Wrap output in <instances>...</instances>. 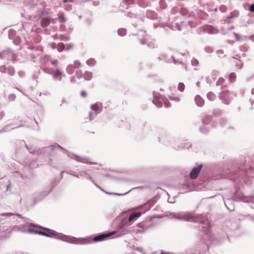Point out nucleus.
Returning a JSON list of instances; mask_svg holds the SVG:
<instances>
[{"instance_id":"1","label":"nucleus","mask_w":254,"mask_h":254,"mask_svg":"<svg viewBox=\"0 0 254 254\" xmlns=\"http://www.w3.org/2000/svg\"><path fill=\"white\" fill-rule=\"evenodd\" d=\"M39 228L47 231V232H48L50 236L51 235H57L58 237L61 238L63 241L68 242L70 243L76 245H84L88 244L89 243V241L86 239L76 238L73 237H70L63 234H58L55 231L48 228H46L42 227H39Z\"/></svg>"},{"instance_id":"2","label":"nucleus","mask_w":254,"mask_h":254,"mask_svg":"<svg viewBox=\"0 0 254 254\" xmlns=\"http://www.w3.org/2000/svg\"><path fill=\"white\" fill-rule=\"evenodd\" d=\"M141 215L140 212H134L131 214L128 219H123L121 223L118 226V229L123 234H127L129 232L127 227L131 225V222L133 221L135 219L139 217Z\"/></svg>"},{"instance_id":"3","label":"nucleus","mask_w":254,"mask_h":254,"mask_svg":"<svg viewBox=\"0 0 254 254\" xmlns=\"http://www.w3.org/2000/svg\"><path fill=\"white\" fill-rule=\"evenodd\" d=\"M153 103L156 105L157 107L160 108L162 107L163 103L165 104L166 107H169L170 106V103L168 100L157 92H154L153 93Z\"/></svg>"},{"instance_id":"4","label":"nucleus","mask_w":254,"mask_h":254,"mask_svg":"<svg viewBox=\"0 0 254 254\" xmlns=\"http://www.w3.org/2000/svg\"><path fill=\"white\" fill-rule=\"evenodd\" d=\"M29 49L32 50L29 53V58L34 62H36V59L38 57H40L43 51V47L40 45L34 46L31 45L29 46Z\"/></svg>"},{"instance_id":"5","label":"nucleus","mask_w":254,"mask_h":254,"mask_svg":"<svg viewBox=\"0 0 254 254\" xmlns=\"http://www.w3.org/2000/svg\"><path fill=\"white\" fill-rule=\"evenodd\" d=\"M188 221L206 224V227H209V222L207 217L202 214L191 215L189 213Z\"/></svg>"},{"instance_id":"6","label":"nucleus","mask_w":254,"mask_h":254,"mask_svg":"<svg viewBox=\"0 0 254 254\" xmlns=\"http://www.w3.org/2000/svg\"><path fill=\"white\" fill-rule=\"evenodd\" d=\"M219 97L223 103L228 104L231 102L233 96L232 93L229 91H224L220 93Z\"/></svg>"},{"instance_id":"7","label":"nucleus","mask_w":254,"mask_h":254,"mask_svg":"<svg viewBox=\"0 0 254 254\" xmlns=\"http://www.w3.org/2000/svg\"><path fill=\"white\" fill-rule=\"evenodd\" d=\"M170 215L174 218L177 219H183L188 221V218H189V213H186L185 212L180 213H172Z\"/></svg>"},{"instance_id":"8","label":"nucleus","mask_w":254,"mask_h":254,"mask_svg":"<svg viewBox=\"0 0 254 254\" xmlns=\"http://www.w3.org/2000/svg\"><path fill=\"white\" fill-rule=\"evenodd\" d=\"M201 168H202L201 165H198V166L193 168L191 170L190 173V177L191 179H196L197 177Z\"/></svg>"},{"instance_id":"9","label":"nucleus","mask_w":254,"mask_h":254,"mask_svg":"<svg viewBox=\"0 0 254 254\" xmlns=\"http://www.w3.org/2000/svg\"><path fill=\"white\" fill-rule=\"evenodd\" d=\"M140 42L142 45L146 44L147 46L150 48H155L157 46V45L155 43L154 41L149 40L146 38L141 40Z\"/></svg>"},{"instance_id":"10","label":"nucleus","mask_w":254,"mask_h":254,"mask_svg":"<svg viewBox=\"0 0 254 254\" xmlns=\"http://www.w3.org/2000/svg\"><path fill=\"white\" fill-rule=\"evenodd\" d=\"M52 75L54 78L59 81H61L62 77L65 76V75L59 68H56V70H54Z\"/></svg>"},{"instance_id":"11","label":"nucleus","mask_w":254,"mask_h":254,"mask_svg":"<svg viewBox=\"0 0 254 254\" xmlns=\"http://www.w3.org/2000/svg\"><path fill=\"white\" fill-rule=\"evenodd\" d=\"M115 234V232H112L107 234H101L100 235L96 236L94 238L93 241L95 242H98L103 240L105 238H107L109 236H112Z\"/></svg>"},{"instance_id":"12","label":"nucleus","mask_w":254,"mask_h":254,"mask_svg":"<svg viewBox=\"0 0 254 254\" xmlns=\"http://www.w3.org/2000/svg\"><path fill=\"white\" fill-rule=\"evenodd\" d=\"M73 156L75 157L76 159V160L77 162H82L84 163H90V162L89 161V159L86 157H83L78 155H76L74 154L71 153L70 154V156Z\"/></svg>"},{"instance_id":"13","label":"nucleus","mask_w":254,"mask_h":254,"mask_svg":"<svg viewBox=\"0 0 254 254\" xmlns=\"http://www.w3.org/2000/svg\"><path fill=\"white\" fill-rule=\"evenodd\" d=\"M12 53L10 51L9 49H7L5 51H3L0 52V59H4L9 58L11 56Z\"/></svg>"},{"instance_id":"14","label":"nucleus","mask_w":254,"mask_h":254,"mask_svg":"<svg viewBox=\"0 0 254 254\" xmlns=\"http://www.w3.org/2000/svg\"><path fill=\"white\" fill-rule=\"evenodd\" d=\"M194 101L196 105L199 107H202L204 104V100L199 95L195 97Z\"/></svg>"},{"instance_id":"15","label":"nucleus","mask_w":254,"mask_h":254,"mask_svg":"<svg viewBox=\"0 0 254 254\" xmlns=\"http://www.w3.org/2000/svg\"><path fill=\"white\" fill-rule=\"evenodd\" d=\"M91 109L94 111L100 112L102 110V103H96L91 106Z\"/></svg>"},{"instance_id":"16","label":"nucleus","mask_w":254,"mask_h":254,"mask_svg":"<svg viewBox=\"0 0 254 254\" xmlns=\"http://www.w3.org/2000/svg\"><path fill=\"white\" fill-rule=\"evenodd\" d=\"M205 30L207 32L212 34H215L218 33V30L211 26H207Z\"/></svg>"},{"instance_id":"17","label":"nucleus","mask_w":254,"mask_h":254,"mask_svg":"<svg viewBox=\"0 0 254 254\" xmlns=\"http://www.w3.org/2000/svg\"><path fill=\"white\" fill-rule=\"evenodd\" d=\"M50 17L44 18L41 20V25L44 28L47 27L50 24Z\"/></svg>"},{"instance_id":"18","label":"nucleus","mask_w":254,"mask_h":254,"mask_svg":"<svg viewBox=\"0 0 254 254\" xmlns=\"http://www.w3.org/2000/svg\"><path fill=\"white\" fill-rule=\"evenodd\" d=\"M40 63L41 64H45L50 60L51 57L49 55H45L42 56V55H41L40 57Z\"/></svg>"},{"instance_id":"19","label":"nucleus","mask_w":254,"mask_h":254,"mask_svg":"<svg viewBox=\"0 0 254 254\" xmlns=\"http://www.w3.org/2000/svg\"><path fill=\"white\" fill-rule=\"evenodd\" d=\"M79 177H81V176H83L84 177V178L87 179H89L90 180H91V181L94 183V181L93 180V179H92V178L88 174V173L87 172V171H81L80 172H79Z\"/></svg>"},{"instance_id":"20","label":"nucleus","mask_w":254,"mask_h":254,"mask_svg":"<svg viewBox=\"0 0 254 254\" xmlns=\"http://www.w3.org/2000/svg\"><path fill=\"white\" fill-rule=\"evenodd\" d=\"M239 12L238 10H234L230 13V14L227 16L228 19H233L238 17Z\"/></svg>"},{"instance_id":"21","label":"nucleus","mask_w":254,"mask_h":254,"mask_svg":"<svg viewBox=\"0 0 254 254\" xmlns=\"http://www.w3.org/2000/svg\"><path fill=\"white\" fill-rule=\"evenodd\" d=\"M212 117L209 115L205 116L202 120V123L204 125H208L211 121Z\"/></svg>"},{"instance_id":"22","label":"nucleus","mask_w":254,"mask_h":254,"mask_svg":"<svg viewBox=\"0 0 254 254\" xmlns=\"http://www.w3.org/2000/svg\"><path fill=\"white\" fill-rule=\"evenodd\" d=\"M93 74L91 72L86 71L84 74V78L87 80H90L92 79Z\"/></svg>"},{"instance_id":"23","label":"nucleus","mask_w":254,"mask_h":254,"mask_svg":"<svg viewBox=\"0 0 254 254\" xmlns=\"http://www.w3.org/2000/svg\"><path fill=\"white\" fill-rule=\"evenodd\" d=\"M207 98L210 101H214L216 98V96L212 92H209L207 94Z\"/></svg>"},{"instance_id":"24","label":"nucleus","mask_w":254,"mask_h":254,"mask_svg":"<svg viewBox=\"0 0 254 254\" xmlns=\"http://www.w3.org/2000/svg\"><path fill=\"white\" fill-rule=\"evenodd\" d=\"M66 71L69 74H71L74 72L73 66L71 64H69L66 68Z\"/></svg>"},{"instance_id":"25","label":"nucleus","mask_w":254,"mask_h":254,"mask_svg":"<svg viewBox=\"0 0 254 254\" xmlns=\"http://www.w3.org/2000/svg\"><path fill=\"white\" fill-rule=\"evenodd\" d=\"M86 64L89 66H94L96 64V61L94 59H90L86 61Z\"/></svg>"},{"instance_id":"26","label":"nucleus","mask_w":254,"mask_h":254,"mask_svg":"<svg viewBox=\"0 0 254 254\" xmlns=\"http://www.w3.org/2000/svg\"><path fill=\"white\" fill-rule=\"evenodd\" d=\"M59 21L60 23H63L66 21V18L64 17L63 13H61L58 17Z\"/></svg>"},{"instance_id":"27","label":"nucleus","mask_w":254,"mask_h":254,"mask_svg":"<svg viewBox=\"0 0 254 254\" xmlns=\"http://www.w3.org/2000/svg\"><path fill=\"white\" fill-rule=\"evenodd\" d=\"M118 33L119 35L124 36L127 34L126 29L124 28H120L118 30Z\"/></svg>"},{"instance_id":"28","label":"nucleus","mask_w":254,"mask_h":254,"mask_svg":"<svg viewBox=\"0 0 254 254\" xmlns=\"http://www.w3.org/2000/svg\"><path fill=\"white\" fill-rule=\"evenodd\" d=\"M21 231L25 232V233H29V234H37L38 233V231L35 230L33 229H29L28 230H21Z\"/></svg>"},{"instance_id":"29","label":"nucleus","mask_w":254,"mask_h":254,"mask_svg":"<svg viewBox=\"0 0 254 254\" xmlns=\"http://www.w3.org/2000/svg\"><path fill=\"white\" fill-rule=\"evenodd\" d=\"M58 50L59 52H61L65 49V45L62 43L58 44Z\"/></svg>"},{"instance_id":"30","label":"nucleus","mask_w":254,"mask_h":254,"mask_svg":"<svg viewBox=\"0 0 254 254\" xmlns=\"http://www.w3.org/2000/svg\"><path fill=\"white\" fill-rule=\"evenodd\" d=\"M8 72V73L10 75H13L14 74V73H15V71H14V69L13 67H11V66H9L7 68V70H6Z\"/></svg>"},{"instance_id":"31","label":"nucleus","mask_w":254,"mask_h":254,"mask_svg":"<svg viewBox=\"0 0 254 254\" xmlns=\"http://www.w3.org/2000/svg\"><path fill=\"white\" fill-rule=\"evenodd\" d=\"M234 62L235 63V65L238 66L239 68H241L243 65V62L240 60L237 61L236 60V61H234Z\"/></svg>"},{"instance_id":"32","label":"nucleus","mask_w":254,"mask_h":254,"mask_svg":"<svg viewBox=\"0 0 254 254\" xmlns=\"http://www.w3.org/2000/svg\"><path fill=\"white\" fill-rule=\"evenodd\" d=\"M43 71L44 72H45L46 73L52 75L53 72L54 70H53V69H52L50 68H46V67H45V68H44L43 69Z\"/></svg>"},{"instance_id":"33","label":"nucleus","mask_w":254,"mask_h":254,"mask_svg":"<svg viewBox=\"0 0 254 254\" xmlns=\"http://www.w3.org/2000/svg\"><path fill=\"white\" fill-rule=\"evenodd\" d=\"M26 147L28 150L29 152L31 153H32V154L38 153L35 150V149L32 147H30V146H28L27 145H26Z\"/></svg>"},{"instance_id":"34","label":"nucleus","mask_w":254,"mask_h":254,"mask_svg":"<svg viewBox=\"0 0 254 254\" xmlns=\"http://www.w3.org/2000/svg\"><path fill=\"white\" fill-rule=\"evenodd\" d=\"M27 226H31L33 227H38L37 225L34 224L32 223H27L20 226L21 227H25Z\"/></svg>"},{"instance_id":"35","label":"nucleus","mask_w":254,"mask_h":254,"mask_svg":"<svg viewBox=\"0 0 254 254\" xmlns=\"http://www.w3.org/2000/svg\"><path fill=\"white\" fill-rule=\"evenodd\" d=\"M160 7L162 8H165L167 6V4L164 0H160L159 2Z\"/></svg>"},{"instance_id":"36","label":"nucleus","mask_w":254,"mask_h":254,"mask_svg":"<svg viewBox=\"0 0 254 254\" xmlns=\"http://www.w3.org/2000/svg\"><path fill=\"white\" fill-rule=\"evenodd\" d=\"M185 89V85L183 83H179L178 84V90L183 92Z\"/></svg>"},{"instance_id":"37","label":"nucleus","mask_w":254,"mask_h":254,"mask_svg":"<svg viewBox=\"0 0 254 254\" xmlns=\"http://www.w3.org/2000/svg\"><path fill=\"white\" fill-rule=\"evenodd\" d=\"M144 0H139L138 4L142 7H145L148 5L147 2H144Z\"/></svg>"},{"instance_id":"38","label":"nucleus","mask_w":254,"mask_h":254,"mask_svg":"<svg viewBox=\"0 0 254 254\" xmlns=\"http://www.w3.org/2000/svg\"><path fill=\"white\" fill-rule=\"evenodd\" d=\"M224 82V79L222 78H220L216 82V86L222 85Z\"/></svg>"},{"instance_id":"39","label":"nucleus","mask_w":254,"mask_h":254,"mask_svg":"<svg viewBox=\"0 0 254 254\" xmlns=\"http://www.w3.org/2000/svg\"><path fill=\"white\" fill-rule=\"evenodd\" d=\"M81 66L80 63L78 61H75L74 62L73 67L78 68Z\"/></svg>"},{"instance_id":"40","label":"nucleus","mask_w":254,"mask_h":254,"mask_svg":"<svg viewBox=\"0 0 254 254\" xmlns=\"http://www.w3.org/2000/svg\"><path fill=\"white\" fill-rule=\"evenodd\" d=\"M204 51L207 53H211L213 52V49L211 47L207 46L205 47Z\"/></svg>"},{"instance_id":"41","label":"nucleus","mask_w":254,"mask_h":254,"mask_svg":"<svg viewBox=\"0 0 254 254\" xmlns=\"http://www.w3.org/2000/svg\"><path fill=\"white\" fill-rule=\"evenodd\" d=\"M54 146H57V147L60 148L61 149H62V150H64L65 152H66L67 154H68V156L70 157V154L71 153L68 152L67 150H66L63 147H62L61 146L58 145V144H57L56 145H54Z\"/></svg>"},{"instance_id":"42","label":"nucleus","mask_w":254,"mask_h":254,"mask_svg":"<svg viewBox=\"0 0 254 254\" xmlns=\"http://www.w3.org/2000/svg\"><path fill=\"white\" fill-rule=\"evenodd\" d=\"M227 7L226 6H225V5H221L220 7H219V10L222 12H224L225 11H227Z\"/></svg>"},{"instance_id":"43","label":"nucleus","mask_w":254,"mask_h":254,"mask_svg":"<svg viewBox=\"0 0 254 254\" xmlns=\"http://www.w3.org/2000/svg\"><path fill=\"white\" fill-rule=\"evenodd\" d=\"M217 54L218 57L221 58L224 57V55H223L224 54L223 51L222 50H219L217 51Z\"/></svg>"},{"instance_id":"44","label":"nucleus","mask_w":254,"mask_h":254,"mask_svg":"<svg viewBox=\"0 0 254 254\" xmlns=\"http://www.w3.org/2000/svg\"><path fill=\"white\" fill-rule=\"evenodd\" d=\"M60 40L64 41H68L69 40V37L62 35L60 36Z\"/></svg>"},{"instance_id":"45","label":"nucleus","mask_w":254,"mask_h":254,"mask_svg":"<svg viewBox=\"0 0 254 254\" xmlns=\"http://www.w3.org/2000/svg\"><path fill=\"white\" fill-rule=\"evenodd\" d=\"M229 79L232 81L234 80L236 77V74L235 73H231L229 76Z\"/></svg>"},{"instance_id":"46","label":"nucleus","mask_w":254,"mask_h":254,"mask_svg":"<svg viewBox=\"0 0 254 254\" xmlns=\"http://www.w3.org/2000/svg\"><path fill=\"white\" fill-rule=\"evenodd\" d=\"M75 75H76V76L78 78H79V79L80 78L82 75V72L81 70H79L76 71V72L75 73Z\"/></svg>"},{"instance_id":"47","label":"nucleus","mask_w":254,"mask_h":254,"mask_svg":"<svg viewBox=\"0 0 254 254\" xmlns=\"http://www.w3.org/2000/svg\"><path fill=\"white\" fill-rule=\"evenodd\" d=\"M191 64L193 66H196L198 64V61L194 59L193 58L191 61Z\"/></svg>"},{"instance_id":"48","label":"nucleus","mask_w":254,"mask_h":254,"mask_svg":"<svg viewBox=\"0 0 254 254\" xmlns=\"http://www.w3.org/2000/svg\"><path fill=\"white\" fill-rule=\"evenodd\" d=\"M73 46L72 44H67L65 45V49L66 50H69L72 48Z\"/></svg>"},{"instance_id":"49","label":"nucleus","mask_w":254,"mask_h":254,"mask_svg":"<svg viewBox=\"0 0 254 254\" xmlns=\"http://www.w3.org/2000/svg\"><path fill=\"white\" fill-rule=\"evenodd\" d=\"M7 68L4 65H1L0 66V71L2 73L6 72Z\"/></svg>"},{"instance_id":"50","label":"nucleus","mask_w":254,"mask_h":254,"mask_svg":"<svg viewBox=\"0 0 254 254\" xmlns=\"http://www.w3.org/2000/svg\"><path fill=\"white\" fill-rule=\"evenodd\" d=\"M51 63L52 65L57 66L59 64V61L57 60H53L51 61Z\"/></svg>"},{"instance_id":"51","label":"nucleus","mask_w":254,"mask_h":254,"mask_svg":"<svg viewBox=\"0 0 254 254\" xmlns=\"http://www.w3.org/2000/svg\"><path fill=\"white\" fill-rule=\"evenodd\" d=\"M172 58L173 60V62L175 64H181L182 62V61H180V60H176L175 58L174 57L172 56Z\"/></svg>"},{"instance_id":"52","label":"nucleus","mask_w":254,"mask_h":254,"mask_svg":"<svg viewBox=\"0 0 254 254\" xmlns=\"http://www.w3.org/2000/svg\"><path fill=\"white\" fill-rule=\"evenodd\" d=\"M15 96L13 94H10L8 96V99L11 101L14 100L15 99Z\"/></svg>"},{"instance_id":"53","label":"nucleus","mask_w":254,"mask_h":254,"mask_svg":"<svg viewBox=\"0 0 254 254\" xmlns=\"http://www.w3.org/2000/svg\"><path fill=\"white\" fill-rule=\"evenodd\" d=\"M234 35L235 36V39H236L237 41H240V35L236 33H234Z\"/></svg>"},{"instance_id":"54","label":"nucleus","mask_w":254,"mask_h":254,"mask_svg":"<svg viewBox=\"0 0 254 254\" xmlns=\"http://www.w3.org/2000/svg\"><path fill=\"white\" fill-rule=\"evenodd\" d=\"M249 10L251 12H254V3L250 5L249 7Z\"/></svg>"},{"instance_id":"55","label":"nucleus","mask_w":254,"mask_h":254,"mask_svg":"<svg viewBox=\"0 0 254 254\" xmlns=\"http://www.w3.org/2000/svg\"><path fill=\"white\" fill-rule=\"evenodd\" d=\"M58 47V44H56L55 43H53L52 44H51V48L52 49H56Z\"/></svg>"},{"instance_id":"56","label":"nucleus","mask_w":254,"mask_h":254,"mask_svg":"<svg viewBox=\"0 0 254 254\" xmlns=\"http://www.w3.org/2000/svg\"><path fill=\"white\" fill-rule=\"evenodd\" d=\"M176 27L177 29V30L178 31H181V26L179 24H176Z\"/></svg>"},{"instance_id":"57","label":"nucleus","mask_w":254,"mask_h":254,"mask_svg":"<svg viewBox=\"0 0 254 254\" xmlns=\"http://www.w3.org/2000/svg\"><path fill=\"white\" fill-rule=\"evenodd\" d=\"M15 31L14 30H12V29H11V30H10L9 31V34H12V35H14V34H15Z\"/></svg>"},{"instance_id":"58","label":"nucleus","mask_w":254,"mask_h":254,"mask_svg":"<svg viewBox=\"0 0 254 254\" xmlns=\"http://www.w3.org/2000/svg\"><path fill=\"white\" fill-rule=\"evenodd\" d=\"M94 118V117L92 115L91 113H89V119L90 121L92 120Z\"/></svg>"},{"instance_id":"59","label":"nucleus","mask_w":254,"mask_h":254,"mask_svg":"<svg viewBox=\"0 0 254 254\" xmlns=\"http://www.w3.org/2000/svg\"><path fill=\"white\" fill-rule=\"evenodd\" d=\"M72 175L75 176V177H77L78 178H79V173H77V174H75V173H72L71 174Z\"/></svg>"},{"instance_id":"60","label":"nucleus","mask_w":254,"mask_h":254,"mask_svg":"<svg viewBox=\"0 0 254 254\" xmlns=\"http://www.w3.org/2000/svg\"><path fill=\"white\" fill-rule=\"evenodd\" d=\"M81 95L84 97L86 96V93L85 91H82L81 93Z\"/></svg>"},{"instance_id":"61","label":"nucleus","mask_w":254,"mask_h":254,"mask_svg":"<svg viewBox=\"0 0 254 254\" xmlns=\"http://www.w3.org/2000/svg\"><path fill=\"white\" fill-rule=\"evenodd\" d=\"M170 99L172 100H174L177 101H180V99L178 97H176V98H170Z\"/></svg>"},{"instance_id":"62","label":"nucleus","mask_w":254,"mask_h":254,"mask_svg":"<svg viewBox=\"0 0 254 254\" xmlns=\"http://www.w3.org/2000/svg\"><path fill=\"white\" fill-rule=\"evenodd\" d=\"M45 233V232H43V231H38V234H40V235H43V236H44Z\"/></svg>"},{"instance_id":"63","label":"nucleus","mask_w":254,"mask_h":254,"mask_svg":"<svg viewBox=\"0 0 254 254\" xmlns=\"http://www.w3.org/2000/svg\"><path fill=\"white\" fill-rule=\"evenodd\" d=\"M0 118H2V117H4V113L3 112H1L0 113Z\"/></svg>"},{"instance_id":"64","label":"nucleus","mask_w":254,"mask_h":254,"mask_svg":"<svg viewBox=\"0 0 254 254\" xmlns=\"http://www.w3.org/2000/svg\"><path fill=\"white\" fill-rule=\"evenodd\" d=\"M249 39H253L254 41V35H251L249 37Z\"/></svg>"}]
</instances>
